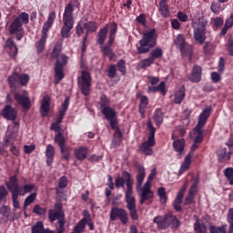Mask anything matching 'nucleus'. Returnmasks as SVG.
I'll list each match as a JSON object with an SVG mask.
<instances>
[{
	"label": "nucleus",
	"instance_id": "obj_1",
	"mask_svg": "<svg viewBox=\"0 0 233 233\" xmlns=\"http://www.w3.org/2000/svg\"><path fill=\"white\" fill-rule=\"evenodd\" d=\"M125 183L127 185V190L125 192L126 207L129 211L131 219L137 221L139 215H137V207L136 206V198L134 197V181L132 180V174L128 171H123L122 177H116L115 178L116 188H125Z\"/></svg>",
	"mask_w": 233,
	"mask_h": 233
},
{
	"label": "nucleus",
	"instance_id": "obj_2",
	"mask_svg": "<svg viewBox=\"0 0 233 233\" xmlns=\"http://www.w3.org/2000/svg\"><path fill=\"white\" fill-rule=\"evenodd\" d=\"M63 52V41L56 43L52 52L51 59H56L55 63V85H59L65 79V66L68 65V56Z\"/></svg>",
	"mask_w": 233,
	"mask_h": 233
},
{
	"label": "nucleus",
	"instance_id": "obj_3",
	"mask_svg": "<svg viewBox=\"0 0 233 233\" xmlns=\"http://www.w3.org/2000/svg\"><path fill=\"white\" fill-rule=\"evenodd\" d=\"M8 190L11 192L13 207L15 210L21 208L19 203V196L30 194L32 190L35 189V184H25L22 187H19V180L17 176L14 175L9 177V181L5 183Z\"/></svg>",
	"mask_w": 233,
	"mask_h": 233
},
{
	"label": "nucleus",
	"instance_id": "obj_4",
	"mask_svg": "<svg viewBox=\"0 0 233 233\" xmlns=\"http://www.w3.org/2000/svg\"><path fill=\"white\" fill-rule=\"evenodd\" d=\"M79 3L77 0H73L65 7V12L63 14V26L61 28L60 34L63 39L70 38V32L74 28V10L77 8Z\"/></svg>",
	"mask_w": 233,
	"mask_h": 233
},
{
	"label": "nucleus",
	"instance_id": "obj_5",
	"mask_svg": "<svg viewBox=\"0 0 233 233\" xmlns=\"http://www.w3.org/2000/svg\"><path fill=\"white\" fill-rule=\"evenodd\" d=\"M156 45H157V34L155 29H151L143 34L142 39L137 44V52L139 56L148 54Z\"/></svg>",
	"mask_w": 233,
	"mask_h": 233
},
{
	"label": "nucleus",
	"instance_id": "obj_6",
	"mask_svg": "<svg viewBox=\"0 0 233 233\" xmlns=\"http://www.w3.org/2000/svg\"><path fill=\"white\" fill-rule=\"evenodd\" d=\"M153 223L157 225V228L158 230H167L168 227H171V228H179L181 226V222L176 217V215L172 214V212H169L167 214H165L163 216L159 215L154 218Z\"/></svg>",
	"mask_w": 233,
	"mask_h": 233
},
{
	"label": "nucleus",
	"instance_id": "obj_7",
	"mask_svg": "<svg viewBox=\"0 0 233 233\" xmlns=\"http://www.w3.org/2000/svg\"><path fill=\"white\" fill-rule=\"evenodd\" d=\"M148 135L147 140L144 141L139 147L140 152L143 153L144 156H152L154 154L153 147H156V128L154 127V124H152V120L149 118L147 124Z\"/></svg>",
	"mask_w": 233,
	"mask_h": 233
},
{
	"label": "nucleus",
	"instance_id": "obj_8",
	"mask_svg": "<svg viewBox=\"0 0 233 233\" xmlns=\"http://www.w3.org/2000/svg\"><path fill=\"white\" fill-rule=\"evenodd\" d=\"M207 25L208 20L204 16L198 17V20L193 19V35L198 45H203L207 39Z\"/></svg>",
	"mask_w": 233,
	"mask_h": 233
},
{
	"label": "nucleus",
	"instance_id": "obj_9",
	"mask_svg": "<svg viewBox=\"0 0 233 233\" xmlns=\"http://www.w3.org/2000/svg\"><path fill=\"white\" fill-rule=\"evenodd\" d=\"M78 86L83 96H88L92 92V76L86 70L81 72V76L78 77Z\"/></svg>",
	"mask_w": 233,
	"mask_h": 233
},
{
	"label": "nucleus",
	"instance_id": "obj_10",
	"mask_svg": "<svg viewBox=\"0 0 233 233\" xmlns=\"http://www.w3.org/2000/svg\"><path fill=\"white\" fill-rule=\"evenodd\" d=\"M109 218L111 221H120L122 225H127L129 219L127 209L117 207L111 208Z\"/></svg>",
	"mask_w": 233,
	"mask_h": 233
},
{
	"label": "nucleus",
	"instance_id": "obj_11",
	"mask_svg": "<svg viewBox=\"0 0 233 233\" xmlns=\"http://www.w3.org/2000/svg\"><path fill=\"white\" fill-rule=\"evenodd\" d=\"M212 112V107H206L202 113L198 116V124L195 127V130H203V127L207 125V121H208V117H210V113Z\"/></svg>",
	"mask_w": 233,
	"mask_h": 233
},
{
	"label": "nucleus",
	"instance_id": "obj_12",
	"mask_svg": "<svg viewBox=\"0 0 233 233\" xmlns=\"http://www.w3.org/2000/svg\"><path fill=\"white\" fill-rule=\"evenodd\" d=\"M0 218H5V221H10L11 223H14L16 219L15 213L12 212V208L6 205L0 207Z\"/></svg>",
	"mask_w": 233,
	"mask_h": 233
},
{
	"label": "nucleus",
	"instance_id": "obj_13",
	"mask_svg": "<svg viewBox=\"0 0 233 233\" xmlns=\"http://www.w3.org/2000/svg\"><path fill=\"white\" fill-rule=\"evenodd\" d=\"M2 116L7 121H15L17 119V110L10 105H6L2 110Z\"/></svg>",
	"mask_w": 233,
	"mask_h": 233
},
{
	"label": "nucleus",
	"instance_id": "obj_14",
	"mask_svg": "<svg viewBox=\"0 0 233 233\" xmlns=\"http://www.w3.org/2000/svg\"><path fill=\"white\" fill-rule=\"evenodd\" d=\"M14 97L15 101L21 105V106L24 108V110H30L32 108V103L30 101V97L21 95L20 93H15Z\"/></svg>",
	"mask_w": 233,
	"mask_h": 233
},
{
	"label": "nucleus",
	"instance_id": "obj_15",
	"mask_svg": "<svg viewBox=\"0 0 233 233\" xmlns=\"http://www.w3.org/2000/svg\"><path fill=\"white\" fill-rule=\"evenodd\" d=\"M185 190H187V188L181 187L180 190L178 191L177 198H175L174 202H173V208L176 210V212H182L183 211V208L181 207V204L183 203V198L185 196Z\"/></svg>",
	"mask_w": 233,
	"mask_h": 233
},
{
	"label": "nucleus",
	"instance_id": "obj_16",
	"mask_svg": "<svg viewBox=\"0 0 233 233\" xmlns=\"http://www.w3.org/2000/svg\"><path fill=\"white\" fill-rule=\"evenodd\" d=\"M203 68L201 66L195 65L193 66L191 75L189 76L188 79L191 83H199L201 81Z\"/></svg>",
	"mask_w": 233,
	"mask_h": 233
},
{
	"label": "nucleus",
	"instance_id": "obj_17",
	"mask_svg": "<svg viewBox=\"0 0 233 233\" xmlns=\"http://www.w3.org/2000/svg\"><path fill=\"white\" fill-rule=\"evenodd\" d=\"M74 155L77 161H85L88 157V147H78L75 149Z\"/></svg>",
	"mask_w": 233,
	"mask_h": 233
},
{
	"label": "nucleus",
	"instance_id": "obj_18",
	"mask_svg": "<svg viewBox=\"0 0 233 233\" xmlns=\"http://www.w3.org/2000/svg\"><path fill=\"white\" fill-rule=\"evenodd\" d=\"M56 156V148L51 144L47 145L46 149V165L47 167H52V163H54V157Z\"/></svg>",
	"mask_w": 233,
	"mask_h": 233
},
{
	"label": "nucleus",
	"instance_id": "obj_19",
	"mask_svg": "<svg viewBox=\"0 0 233 233\" xmlns=\"http://www.w3.org/2000/svg\"><path fill=\"white\" fill-rule=\"evenodd\" d=\"M154 198V193L150 190V186H145L142 188V195L140 198V205H145V201H148V199H152Z\"/></svg>",
	"mask_w": 233,
	"mask_h": 233
},
{
	"label": "nucleus",
	"instance_id": "obj_20",
	"mask_svg": "<svg viewBox=\"0 0 233 233\" xmlns=\"http://www.w3.org/2000/svg\"><path fill=\"white\" fill-rule=\"evenodd\" d=\"M66 215L65 212L61 211H56L54 209L48 210V218L51 223H54V221H59V219H65Z\"/></svg>",
	"mask_w": 233,
	"mask_h": 233
},
{
	"label": "nucleus",
	"instance_id": "obj_21",
	"mask_svg": "<svg viewBox=\"0 0 233 233\" xmlns=\"http://www.w3.org/2000/svg\"><path fill=\"white\" fill-rule=\"evenodd\" d=\"M5 46L9 48L8 54L10 57H15L18 54L17 46L15 45V42L12 38H8L5 41Z\"/></svg>",
	"mask_w": 233,
	"mask_h": 233
},
{
	"label": "nucleus",
	"instance_id": "obj_22",
	"mask_svg": "<svg viewBox=\"0 0 233 233\" xmlns=\"http://www.w3.org/2000/svg\"><path fill=\"white\" fill-rule=\"evenodd\" d=\"M190 165H192V156L190 154L187 155L184 159V162L181 164L180 169L178 171V176H183L188 168H190Z\"/></svg>",
	"mask_w": 233,
	"mask_h": 233
},
{
	"label": "nucleus",
	"instance_id": "obj_23",
	"mask_svg": "<svg viewBox=\"0 0 233 233\" xmlns=\"http://www.w3.org/2000/svg\"><path fill=\"white\" fill-rule=\"evenodd\" d=\"M167 0H160L158 10L162 17H170V9L168 7Z\"/></svg>",
	"mask_w": 233,
	"mask_h": 233
},
{
	"label": "nucleus",
	"instance_id": "obj_24",
	"mask_svg": "<svg viewBox=\"0 0 233 233\" xmlns=\"http://www.w3.org/2000/svg\"><path fill=\"white\" fill-rule=\"evenodd\" d=\"M101 52L103 56L108 57L110 61H114V59H116L117 57L116 53H114V49L108 46H101Z\"/></svg>",
	"mask_w": 233,
	"mask_h": 233
},
{
	"label": "nucleus",
	"instance_id": "obj_25",
	"mask_svg": "<svg viewBox=\"0 0 233 233\" xmlns=\"http://www.w3.org/2000/svg\"><path fill=\"white\" fill-rule=\"evenodd\" d=\"M108 34V25H106L103 28L98 31L97 34V43L98 45H105V41H106V35Z\"/></svg>",
	"mask_w": 233,
	"mask_h": 233
},
{
	"label": "nucleus",
	"instance_id": "obj_26",
	"mask_svg": "<svg viewBox=\"0 0 233 233\" xmlns=\"http://www.w3.org/2000/svg\"><path fill=\"white\" fill-rule=\"evenodd\" d=\"M25 29L23 28L22 23L16 18L11 23L9 26V33L10 34H17L18 32H23Z\"/></svg>",
	"mask_w": 233,
	"mask_h": 233
},
{
	"label": "nucleus",
	"instance_id": "obj_27",
	"mask_svg": "<svg viewBox=\"0 0 233 233\" xmlns=\"http://www.w3.org/2000/svg\"><path fill=\"white\" fill-rule=\"evenodd\" d=\"M100 110L107 121L110 119H114V117H116V109H114V107L108 106V107H104Z\"/></svg>",
	"mask_w": 233,
	"mask_h": 233
},
{
	"label": "nucleus",
	"instance_id": "obj_28",
	"mask_svg": "<svg viewBox=\"0 0 233 233\" xmlns=\"http://www.w3.org/2000/svg\"><path fill=\"white\" fill-rule=\"evenodd\" d=\"M230 152L227 153V147H221L218 152V159L219 163H225V161H229Z\"/></svg>",
	"mask_w": 233,
	"mask_h": 233
},
{
	"label": "nucleus",
	"instance_id": "obj_29",
	"mask_svg": "<svg viewBox=\"0 0 233 233\" xmlns=\"http://www.w3.org/2000/svg\"><path fill=\"white\" fill-rule=\"evenodd\" d=\"M153 119L156 127H158V128L163 125V110L161 108H157L155 110Z\"/></svg>",
	"mask_w": 233,
	"mask_h": 233
},
{
	"label": "nucleus",
	"instance_id": "obj_30",
	"mask_svg": "<svg viewBox=\"0 0 233 233\" xmlns=\"http://www.w3.org/2000/svg\"><path fill=\"white\" fill-rule=\"evenodd\" d=\"M146 176H147V172L145 171V167L143 166H138L137 175V187H141V185H143V181H145Z\"/></svg>",
	"mask_w": 233,
	"mask_h": 233
},
{
	"label": "nucleus",
	"instance_id": "obj_31",
	"mask_svg": "<svg viewBox=\"0 0 233 233\" xmlns=\"http://www.w3.org/2000/svg\"><path fill=\"white\" fill-rule=\"evenodd\" d=\"M185 86L180 87L177 92L175 93L174 103L175 105H181L183 99L186 97Z\"/></svg>",
	"mask_w": 233,
	"mask_h": 233
},
{
	"label": "nucleus",
	"instance_id": "obj_32",
	"mask_svg": "<svg viewBox=\"0 0 233 233\" xmlns=\"http://www.w3.org/2000/svg\"><path fill=\"white\" fill-rule=\"evenodd\" d=\"M173 148L175 152H178L179 156H181L185 150V139L181 138L175 140L173 142Z\"/></svg>",
	"mask_w": 233,
	"mask_h": 233
},
{
	"label": "nucleus",
	"instance_id": "obj_33",
	"mask_svg": "<svg viewBox=\"0 0 233 233\" xmlns=\"http://www.w3.org/2000/svg\"><path fill=\"white\" fill-rule=\"evenodd\" d=\"M61 159L64 161H69L72 159V147H60Z\"/></svg>",
	"mask_w": 233,
	"mask_h": 233
},
{
	"label": "nucleus",
	"instance_id": "obj_34",
	"mask_svg": "<svg viewBox=\"0 0 233 233\" xmlns=\"http://www.w3.org/2000/svg\"><path fill=\"white\" fill-rule=\"evenodd\" d=\"M180 52L182 53V56H187L189 59H192L194 47L191 45L186 43L183 46L180 47Z\"/></svg>",
	"mask_w": 233,
	"mask_h": 233
},
{
	"label": "nucleus",
	"instance_id": "obj_35",
	"mask_svg": "<svg viewBox=\"0 0 233 233\" xmlns=\"http://www.w3.org/2000/svg\"><path fill=\"white\" fill-rule=\"evenodd\" d=\"M85 228H86V219L82 218L75 226V228L71 233H83V232H85Z\"/></svg>",
	"mask_w": 233,
	"mask_h": 233
},
{
	"label": "nucleus",
	"instance_id": "obj_36",
	"mask_svg": "<svg viewBox=\"0 0 233 233\" xmlns=\"http://www.w3.org/2000/svg\"><path fill=\"white\" fill-rule=\"evenodd\" d=\"M50 110V97L46 96L41 102L40 112H45L46 114Z\"/></svg>",
	"mask_w": 233,
	"mask_h": 233
},
{
	"label": "nucleus",
	"instance_id": "obj_37",
	"mask_svg": "<svg viewBox=\"0 0 233 233\" xmlns=\"http://www.w3.org/2000/svg\"><path fill=\"white\" fill-rule=\"evenodd\" d=\"M37 198V193L34 192L31 193L28 197L25 198V199L24 200V210H26V208H28V207H30V205H32V203H34V201H35Z\"/></svg>",
	"mask_w": 233,
	"mask_h": 233
},
{
	"label": "nucleus",
	"instance_id": "obj_38",
	"mask_svg": "<svg viewBox=\"0 0 233 233\" xmlns=\"http://www.w3.org/2000/svg\"><path fill=\"white\" fill-rule=\"evenodd\" d=\"M15 19H16L19 23H22L23 26V25H28V23H30V15H28L26 12H22Z\"/></svg>",
	"mask_w": 233,
	"mask_h": 233
},
{
	"label": "nucleus",
	"instance_id": "obj_39",
	"mask_svg": "<svg viewBox=\"0 0 233 233\" xmlns=\"http://www.w3.org/2000/svg\"><path fill=\"white\" fill-rule=\"evenodd\" d=\"M228 225L224 224L222 226H209V233H227Z\"/></svg>",
	"mask_w": 233,
	"mask_h": 233
},
{
	"label": "nucleus",
	"instance_id": "obj_40",
	"mask_svg": "<svg viewBox=\"0 0 233 233\" xmlns=\"http://www.w3.org/2000/svg\"><path fill=\"white\" fill-rule=\"evenodd\" d=\"M121 143H123V133L121 132V129H116L114 135L113 145L114 147H119Z\"/></svg>",
	"mask_w": 233,
	"mask_h": 233
},
{
	"label": "nucleus",
	"instance_id": "obj_41",
	"mask_svg": "<svg viewBox=\"0 0 233 233\" xmlns=\"http://www.w3.org/2000/svg\"><path fill=\"white\" fill-rule=\"evenodd\" d=\"M46 39L48 37L42 35L38 42H36V52L37 54H41L45 50V46L46 45Z\"/></svg>",
	"mask_w": 233,
	"mask_h": 233
},
{
	"label": "nucleus",
	"instance_id": "obj_42",
	"mask_svg": "<svg viewBox=\"0 0 233 233\" xmlns=\"http://www.w3.org/2000/svg\"><path fill=\"white\" fill-rule=\"evenodd\" d=\"M55 143L58 145L59 148L66 147V139H65L63 133H57L55 136Z\"/></svg>",
	"mask_w": 233,
	"mask_h": 233
},
{
	"label": "nucleus",
	"instance_id": "obj_43",
	"mask_svg": "<svg viewBox=\"0 0 233 233\" xmlns=\"http://www.w3.org/2000/svg\"><path fill=\"white\" fill-rule=\"evenodd\" d=\"M8 83L11 88H15L17 83H19V73H14L8 76Z\"/></svg>",
	"mask_w": 233,
	"mask_h": 233
},
{
	"label": "nucleus",
	"instance_id": "obj_44",
	"mask_svg": "<svg viewBox=\"0 0 233 233\" xmlns=\"http://www.w3.org/2000/svg\"><path fill=\"white\" fill-rule=\"evenodd\" d=\"M153 61L156 59H160V57H163V49L161 47H156L155 49L151 50L150 56Z\"/></svg>",
	"mask_w": 233,
	"mask_h": 233
},
{
	"label": "nucleus",
	"instance_id": "obj_45",
	"mask_svg": "<svg viewBox=\"0 0 233 233\" xmlns=\"http://www.w3.org/2000/svg\"><path fill=\"white\" fill-rule=\"evenodd\" d=\"M116 66L122 76H127V62L125 59L118 60Z\"/></svg>",
	"mask_w": 233,
	"mask_h": 233
},
{
	"label": "nucleus",
	"instance_id": "obj_46",
	"mask_svg": "<svg viewBox=\"0 0 233 233\" xmlns=\"http://www.w3.org/2000/svg\"><path fill=\"white\" fill-rule=\"evenodd\" d=\"M33 214L45 218L46 216V208H42L39 204H36L33 208Z\"/></svg>",
	"mask_w": 233,
	"mask_h": 233
},
{
	"label": "nucleus",
	"instance_id": "obj_47",
	"mask_svg": "<svg viewBox=\"0 0 233 233\" xmlns=\"http://www.w3.org/2000/svg\"><path fill=\"white\" fill-rule=\"evenodd\" d=\"M86 41H88V33L85 35L82 40V49H81L82 53L80 56L81 66H83V62H84L83 57H85V52H86Z\"/></svg>",
	"mask_w": 233,
	"mask_h": 233
},
{
	"label": "nucleus",
	"instance_id": "obj_48",
	"mask_svg": "<svg viewBox=\"0 0 233 233\" xmlns=\"http://www.w3.org/2000/svg\"><path fill=\"white\" fill-rule=\"evenodd\" d=\"M14 141H15V133L8 131L5 137V147H8V145H14Z\"/></svg>",
	"mask_w": 233,
	"mask_h": 233
},
{
	"label": "nucleus",
	"instance_id": "obj_49",
	"mask_svg": "<svg viewBox=\"0 0 233 233\" xmlns=\"http://www.w3.org/2000/svg\"><path fill=\"white\" fill-rule=\"evenodd\" d=\"M137 97H140L138 108L147 110V106H148V96H141V94H137Z\"/></svg>",
	"mask_w": 233,
	"mask_h": 233
},
{
	"label": "nucleus",
	"instance_id": "obj_50",
	"mask_svg": "<svg viewBox=\"0 0 233 233\" xmlns=\"http://www.w3.org/2000/svg\"><path fill=\"white\" fill-rule=\"evenodd\" d=\"M154 65L153 59L151 57H147L143 59L139 64L138 67L141 68V70H145V68H148V66H152Z\"/></svg>",
	"mask_w": 233,
	"mask_h": 233
},
{
	"label": "nucleus",
	"instance_id": "obj_51",
	"mask_svg": "<svg viewBox=\"0 0 233 233\" xmlns=\"http://www.w3.org/2000/svg\"><path fill=\"white\" fill-rule=\"evenodd\" d=\"M100 110H102V108H107L108 106H110V99L108 98V96H106V95L103 94L100 96Z\"/></svg>",
	"mask_w": 233,
	"mask_h": 233
},
{
	"label": "nucleus",
	"instance_id": "obj_52",
	"mask_svg": "<svg viewBox=\"0 0 233 233\" xmlns=\"http://www.w3.org/2000/svg\"><path fill=\"white\" fill-rule=\"evenodd\" d=\"M106 76L109 79H114L116 76H117V68L116 65L112 64L109 66L107 71H106Z\"/></svg>",
	"mask_w": 233,
	"mask_h": 233
},
{
	"label": "nucleus",
	"instance_id": "obj_53",
	"mask_svg": "<svg viewBox=\"0 0 233 233\" xmlns=\"http://www.w3.org/2000/svg\"><path fill=\"white\" fill-rule=\"evenodd\" d=\"M43 230H45L43 221H37L35 225L31 228V233H43Z\"/></svg>",
	"mask_w": 233,
	"mask_h": 233
},
{
	"label": "nucleus",
	"instance_id": "obj_54",
	"mask_svg": "<svg viewBox=\"0 0 233 233\" xmlns=\"http://www.w3.org/2000/svg\"><path fill=\"white\" fill-rule=\"evenodd\" d=\"M227 221L229 225L228 233H233V208H229L228 216H227Z\"/></svg>",
	"mask_w": 233,
	"mask_h": 233
},
{
	"label": "nucleus",
	"instance_id": "obj_55",
	"mask_svg": "<svg viewBox=\"0 0 233 233\" xmlns=\"http://www.w3.org/2000/svg\"><path fill=\"white\" fill-rule=\"evenodd\" d=\"M8 197V189L5 186H0V204L6 203V198Z\"/></svg>",
	"mask_w": 233,
	"mask_h": 233
},
{
	"label": "nucleus",
	"instance_id": "obj_56",
	"mask_svg": "<svg viewBox=\"0 0 233 233\" xmlns=\"http://www.w3.org/2000/svg\"><path fill=\"white\" fill-rule=\"evenodd\" d=\"M84 28L86 29L87 36L89 32H96L97 30V24L96 22L84 23Z\"/></svg>",
	"mask_w": 233,
	"mask_h": 233
},
{
	"label": "nucleus",
	"instance_id": "obj_57",
	"mask_svg": "<svg viewBox=\"0 0 233 233\" xmlns=\"http://www.w3.org/2000/svg\"><path fill=\"white\" fill-rule=\"evenodd\" d=\"M224 176L228 181L229 185L233 186V167H227L224 170Z\"/></svg>",
	"mask_w": 233,
	"mask_h": 233
},
{
	"label": "nucleus",
	"instance_id": "obj_58",
	"mask_svg": "<svg viewBox=\"0 0 233 233\" xmlns=\"http://www.w3.org/2000/svg\"><path fill=\"white\" fill-rule=\"evenodd\" d=\"M194 230L197 233H207V226H205V224H201L199 220H197L194 225Z\"/></svg>",
	"mask_w": 233,
	"mask_h": 233
},
{
	"label": "nucleus",
	"instance_id": "obj_59",
	"mask_svg": "<svg viewBox=\"0 0 233 233\" xmlns=\"http://www.w3.org/2000/svg\"><path fill=\"white\" fill-rule=\"evenodd\" d=\"M199 183V179L196 178L189 187L188 195L196 198V194H198V185Z\"/></svg>",
	"mask_w": 233,
	"mask_h": 233
},
{
	"label": "nucleus",
	"instance_id": "obj_60",
	"mask_svg": "<svg viewBox=\"0 0 233 233\" xmlns=\"http://www.w3.org/2000/svg\"><path fill=\"white\" fill-rule=\"evenodd\" d=\"M109 29V36L116 37V34H117V23L112 22L107 24V28Z\"/></svg>",
	"mask_w": 233,
	"mask_h": 233
},
{
	"label": "nucleus",
	"instance_id": "obj_61",
	"mask_svg": "<svg viewBox=\"0 0 233 233\" xmlns=\"http://www.w3.org/2000/svg\"><path fill=\"white\" fill-rule=\"evenodd\" d=\"M157 194L160 198V202L161 203H167L168 197H167V191L165 190V187H159L157 189Z\"/></svg>",
	"mask_w": 233,
	"mask_h": 233
},
{
	"label": "nucleus",
	"instance_id": "obj_62",
	"mask_svg": "<svg viewBox=\"0 0 233 233\" xmlns=\"http://www.w3.org/2000/svg\"><path fill=\"white\" fill-rule=\"evenodd\" d=\"M28 81H30V76L26 74H18V82L20 83V85H22V86H26V85H28Z\"/></svg>",
	"mask_w": 233,
	"mask_h": 233
},
{
	"label": "nucleus",
	"instance_id": "obj_63",
	"mask_svg": "<svg viewBox=\"0 0 233 233\" xmlns=\"http://www.w3.org/2000/svg\"><path fill=\"white\" fill-rule=\"evenodd\" d=\"M66 223V218L59 219L57 221V225L56 226L57 233H64L65 232V225Z\"/></svg>",
	"mask_w": 233,
	"mask_h": 233
},
{
	"label": "nucleus",
	"instance_id": "obj_64",
	"mask_svg": "<svg viewBox=\"0 0 233 233\" xmlns=\"http://www.w3.org/2000/svg\"><path fill=\"white\" fill-rule=\"evenodd\" d=\"M213 28H219L220 26H223L224 20L221 17H215L211 19Z\"/></svg>",
	"mask_w": 233,
	"mask_h": 233
}]
</instances>
